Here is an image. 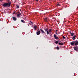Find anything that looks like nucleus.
<instances>
[{"instance_id": "1a4fd4ad", "label": "nucleus", "mask_w": 78, "mask_h": 78, "mask_svg": "<svg viewBox=\"0 0 78 78\" xmlns=\"http://www.w3.org/2000/svg\"><path fill=\"white\" fill-rule=\"evenodd\" d=\"M21 13L18 14L17 15V17H20V15H21Z\"/></svg>"}, {"instance_id": "6e6552de", "label": "nucleus", "mask_w": 78, "mask_h": 78, "mask_svg": "<svg viewBox=\"0 0 78 78\" xmlns=\"http://www.w3.org/2000/svg\"><path fill=\"white\" fill-rule=\"evenodd\" d=\"M70 44L71 45H75V42L72 41L70 43Z\"/></svg>"}, {"instance_id": "4be33fe9", "label": "nucleus", "mask_w": 78, "mask_h": 78, "mask_svg": "<svg viewBox=\"0 0 78 78\" xmlns=\"http://www.w3.org/2000/svg\"><path fill=\"white\" fill-rule=\"evenodd\" d=\"M57 6H61V5L59 4H57Z\"/></svg>"}, {"instance_id": "412c9836", "label": "nucleus", "mask_w": 78, "mask_h": 78, "mask_svg": "<svg viewBox=\"0 0 78 78\" xmlns=\"http://www.w3.org/2000/svg\"><path fill=\"white\" fill-rule=\"evenodd\" d=\"M63 38L64 39H66V37H64V36H63Z\"/></svg>"}, {"instance_id": "cd10ccee", "label": "nucleus", "mask_w": 78, "mask_h": 78, "mask_svg": "<svg viewBox=\"0 0 78 78\" xmlns=\"http://www.w3.org/2000/svg\"><path fill=\"white\" fill-rule=\"evenodd\" d=\"M57 31V30H56V31Z\"/></svg>"}, {"instance_id": "393cba45", "label": "nucleus", "mask_w": 78, "mask_h": 78, "mask_svg": "<svg viewBox=\"0 0 78 78\" xmlns=\"http://www.w3.org/2000/svg\"><path fill=\"white\" fill-rule=\"evenodd\" d=\"M55 34H58L57 33V32H56Z\"/></svg>"}, {"instance_id": "39448f33", "label": "nucleus", "mask_w": 78, "mask_h": 78, "mask_svg": "<svg viewBox=\"0 0 78 78\" xmlns=\"http://www.w3.org/2000/svg\"><path fill=\"white\" fill-rule=\"evenodd\" d=\"M54 37L55 39H59V38H58V37H57V36L55 34L54 35Z\"/></svg>"}, {"instance_id": "b1692460", "label": "nucleus", "mask_w": 78, "mask_h": 78, "mask_svg": "<svg viewBox=\"0 0 78 78\" xmlns=\"http://www.w3.org/2000/svg\"><path fill=\"white\" fill-rule=\"evenodd\" d=\"M30 23H31V24H33V22H32L31 21H30Z\"/></svg>"}, {"instance_id": "423d86ee", "label": "nucleus", "mask_w": 78, "mask_h": 78, "mask_svg": "<svg viewBox=\"0 0 78 78\" xmlns=\"http://www.w3.org/2000/svg\"><path fill=\"white\" fill-rule=\"evenodd\" d=\"M74 45H78V41H74Z\"/></svg>"}, {"instance_id": "dca6fc26", "label": "nucleus", "mask_w": 78, "mask_h": 78, "mask_svg": "<svg viewBox=\"0 0 78 78\" xmlns=\"http://www.w3.org/2000/svg\"><path fill=\"white\" fill-rule=\"evenodd\" d=\"M58 44H59V45H64V44H63V43L62 44V43H58Z\"/></svg>"}, {"instance_id": "c85d7f7f", "label": "nucleus", "mask_w": 78, "mask_h": 78, "mask_svg": "<svg viewBox=\"0 0 78 78\" xmlns=\"http://www.w3.org/2000/svg\"><path fill=\"white\" fill-rule=\"evenodd\" d=\"M38 30H39L38 29Z\"/></svg>"}, {"instance_id": "9d476101", "label": "nucleus", "mask_w": 78, "mask_h": 78, "mask_svg": "<svg viewBox=\"0 0 78 78\" xmlns=\"http://www.w3.org/2000/svg\"><path fill=\"white\" fill-rule=\"evenodd\" d=\"M12 19H13V20L15 21H16V20H17V18H16L15 17H13Z\"/></svg>"}, {"instance_id": "9b49d317", "label": "nucleus", "mask_w": 78, "mask_h": 78, "mask_svg": "<svg viewBox=\"0 0 78 78\" xmlns=\"http://www.w3.org/2000/svg\"><path fill=\"white\" fill-rule=\"evenodd\" d=\"M70 33L71 34V36H74V33L73 32L71 33V32H70Z\"/></svg>"}, {"instance_id": "20e7f679", "label": "nucleus", "mask_w": 78, "mask_h": 78, "mask_svg": "<svg viewBox=\"0 0 78 78\" xmlns=\"http://www.w3.org/2000/svg\"><path fill=\"white\" fill-rule=\"evenodd\" d=\"M45 31L46 32H47V34H49V31H48V29L46 28V29H45Z\"/></svg>"}, {"instance_id": "f03ea898", "label": "nucleus", "mask_w": 78, "mask_h": 78, "mask_svg": "<svg viewBox=\"0 0 78 78\" xmlns=\"http://www.w3.org/2000/svg\"><path fill=\"white\" fill-rule=\"evenodd\" d=\"M73 48H74V50H75L76 51H78V47L77 46L74 47Z\"/></svg>"}, {"instance_id": "aec40b11", "label": "nucleus", "mask_w": 78, "mask_h": 78, "mask_svg": "<svg viewBox=\"0 0 78 78\" xmlns=\"http://www.w3.org/2000/svg\"><path fill=\"white\" fill-rule=\"evenodd\" d=\"M57 49L58 50H59V47L57 46Z\"/></svg>"}, {"instance_id": "f257e3e1", "label": "nucleus", "mask_w": 78, "mask_h": 78, "mask_svg": "<svg viewBox=\"0 0 78 78\" xmlns=\"http://www.w3.org/2000/svg\"><path fill=\"white\" fill-rule=\"evenodd\" d=\"M11 2L9 1H8L7 3H4L2 5V6L5 8H6V7H7L8 6L9 7L11 6Z\"/></svg>"}, {"instance_id": "a878e982", "label": "nucleus", "mask_w": 78, "mask_h": 78, "mask_svg": "<svg viewBox=\"0 0 78 78\" xmlns=\"http://www.w3.org/2000/svg\"><path fill=\"white\" fill-rule=\"evenodd\" d=\"M36 1L37 2H38V0H36Z\"/></svg>"}, {"instance_id": "f8f14e48", "label": "nucleus", "mask_w": 78, "mask_h": 78, "mask_svg": "<svg viewBox=\"0 0 78 78\" xmlns=\"http://www.w3.org/2000/svg\"><path fill=\"white\" fill-rule=\"evenodd\" d=\"M75 37H76V36H74L73 37L72 39L73 40H75Z\"/></svg>"}, {"instance_id": "6ab92c4d", "label": "nucleus", "mask_w": 78, "mask_h": 78, "mask_svg": "<svg viewBox=\"0 0 78 78\" xmlns=\"http://www.w3.org/2000/svg\"><path fill=\"white\" fill-rule=\"evenodd\" d=\"M55 43L56 44H58V41H56L55 42Z\"/></svg>"}, {"instance_id": "4468645a", "label": "nucleus", "mask_w": 78, "mask_h": 78, "mask_svg": "<svg viewBox=\"0 0 78 78\" xmlns=\"http://www.w3.org/2000/svg\"><path fill=\"white\" fill-rule=\"evenodd\" d=\"M21 22H22L23 23H25V21H24L23 20H21Z\"/></svg>"}, {"instance_id": "f3484780", "label": "nucleus", "mask_w": 78, "mask_h": 78, "mask_svg": "<svg viewBox=\"0 0 78 78\" xmlns=\"http://www.w3.org/2000/svg\"><path fill=\"white\" fill-rule=\"evenodd\" d=\"M16 6H17V8L18 9V8H19V5H16Z\"/></svg>"}, {"instance_id": "0eeeda50", "label": "nucleus", "mask_w": 78, "mask_h": 78, "mask_svg": "<svg viewBox=\"0 0 78 78\" xmlns=\"http://www.w3.org/2000/svg\"><path fill=\"white\" fill-rule=\"evenodd\" d=\"M41 34V31L40 30H39L38 31H37V35H39Z\"/></svg>"}, {"instance_id": "a211bd4d", "label": "nucleus", "mask_w": 78, "mask_h": 78, "mask_svg": "<svg viewBox=\"0 0 78 78\" xmlns=\"http://www.w3.org/2000/svg\"><path fill=\"white\" fill-rule=\"evenodd\" d=\"M49 32L50 33H51V29H50L49 30Z\"/></svg>"}, {"instance_id": "5701e85b", "label": "nucleus", "mask_w": 78, "mask_h": 78, "mask_svg": "<svg viewBox=\"0 0 78 78\" xmlns=\"http://www.w3.org/2000/svg\"><path fill=\"white\" fill-rule=\"evenodd\" d=\"M0 2H3V0H0Z\"/></svg>"}, {"instance_id": "bb28decb", "label": "nucleus", "mask_w": 78, "mask_h": 78, "mask_svg": "<svg viewBox=\"0 0 78 78\" xmlns=\"http://www.w3.org/2000/svg\"><path fill=\"white\" fill-rule=\"evenodd\" d=\"M58 42H61V41H58Z\"/></svg>"}, {"instance_id": "2eb2a0df", "label": "nucleus", "mask_w": 78, "mask_h": 78, "mask_svg": "<svg viewBox=\"0 0 78 78\" xmlns=\"http://www.w3.org/2000/svg\"><path fill=\"white\" fill-rule=\"evenodd\" d=\"M44 21L45 22H47V18H46L44 19Z\"/></svg>"}, {"instance_id": "ddd939ff", "label": "nucleus", "mask_w": 78, "mask_h": 78, "mask_svg": "<svg viewBox=\"0 0 78 78\" xmlns=\"http://www.w3.org/2000/svg\"><path fill=\"white\" fill-rule=\"evenodd\" d=\"M34 30H36L37 28V26H34Z\"/></svg>"}, {"instance_id": "7ed1b4c3", "label": "nucleus", "mask_w": 78, "mask_h": 78, "mask_svg": "<svg viewBox=\"0 0 78 78\" xmlns=\"http://www.w3.org/2000/svg\"><path fill=\"white\" fill-rule=\"evenodd\" d=\"M40 31H41L42 34H46V33L44 32V31L42 29H40Z\"/></svg>"}]
</instances>
